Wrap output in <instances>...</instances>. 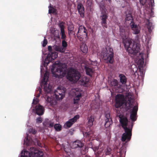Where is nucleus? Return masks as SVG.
<instances>
[{
    "mask_svg": "<svg viewBox=\"0 0 157 157\" xmlns=\"http://www.w3.org/2000/svg\"><path fill=\"white\" fill-rule=\"evenodd\" d=\"M120 122L124 131V132L122 135L121 140L123 142H125L127 143L131 140L132 136V129L133 126V124L132 123L131 128H128V120L127 118L125 117L121 118Z\"/></svg>",
    "mask_w": 157,
    "mask_h": 157,
    "instance_id": "1",
    "label": "nucleus"
},
{
    "mask_svg": "<svg viewBox=\"0 0 157 157\" xmlns=\"http://www.w3.org/2000/svg\"><path fill=\"white\" fill-rule=\"evenodd\" d=\"M133 99L131 97L128 98L127 101L125 102L124 96L122 94H117L115 97V106L116 108L121 107L124 103V108L126 111L130 109L133 105Z\"/></svg>",
    "mask_w": 157,
    "mask_h": 157,
    "instance_id": "2",
    "label": "nucleus"
},
{
    "mask_svg": "<svg viewBox=\"0 0 157 157\" xmlns=\"http://www.w3.org/2000/svg\"><path fill=\"white\" fill-rule=\"evenodd\" d=\"M122 41L125 49L129 53L135 55L138 52L139 47L136 44L132 42L131 39L125 38Z\"/></svg>",
    "mask_w": 157,
    "mask_h": 157,
    "instance_id": "3",
    "label": "nucleus"
},
{
    "mask_svg": "<svg viewBox=\"0 0 157 157\" xmlns=\"http://www.w3.org/2000/svg\"><path fill=\"white\" fill-rule=\"evenodd\" d=\"M66 77L69 81L75 83L79 79L81 75L79 72L76 69L71 67L69 69Z\"/></svg>",
    "mask_w": 157,
    "mask_h": 157,
    "instance_id": "4",
    "label": "nucleus"
},
{
    "mask_svg": "<svg viewBox=\"0 0 157 157\" xmlns=\"http://www.w3.org/2000/svg\"><path fill=\"white\" fill-rule=\"evenodd\" d=\"M55 65L53 64L51 69V71L53 75L56 78H62L64 77L66 73L67 67L66 66H58L56 67H54Z\"/></svg>",
    "mask_w": 157,
    "mask_h": 157,
    "instance_id": "5",
    "label": "nucleus"
},
{
    "mask_svg": "<svg viewBox=\"0 0 157 157\" xmlns=\"http://www.w3.org/2000/svg\"><path fill=\"white\" fill-rule=\"evenodd\" d=\"M87 31L83 26H79L78 33L77 34V38L80 41L82 40L84 38L87 36Z\"/></svg>",
    "mask_w": 157,
    "mask_h": 157,
    "instance_id": "6",
    "label": "nucleus"
},
{
    "mask_svg": "<svg viewBox=\"0 0 157 157\" xmlns=\"http://www.w3.org/2000/svg\"><path fill=\"white\" fill-rule=\"evenodd\" d=\"M108 51L109 53H108L103 55V59L106 60L107 63H112L113 62V51L112 48H109Z\"/></svg>",
    "mask_w": 157,
    "mask_h": 157,
    "instance_id": "7",
    "label": "nucleus"
},
{
    "mask_svg": "<svg viewBox=\"0 0 157 157\" xmlns=\"http://www.w3.org/2000/svg\"><path fill=\"white\" fill-rule=\"evenodd\" d=\"M101 15L100 17L101 20V24L103 28H107V19L108 17V13L106 10H103L101 11Z\"/></svg>",
    "mask_w": 157,
    "mask_h": 157,
    "instance_id": "8",
    "label": "nucleus"
},
{
    "mask_svg": "<svg viewBox=\"0 0 157 157\" xmlns=\"http://www.w3.org/2000/svg\"><path fill=\"white\" fill-rule=\"evenodd\" d=\"M65 92L64 90L58 87L56 90L54 91V97L57 100L62 99L64 97Z\"/></svg>",
    "mask_w": 157,
    "mask_h": 157,
    "instance_id": "9",
    "label": "nucleus"
},
{
    "mask_svg": "<svg viewBox=\"0 0 157 157\" xmlns=\"http://www.w3.org/2000/svg\"><path fill=\"white\" fill-rule=\"evenodd\" d=\"M48 80V77L47 75L45 74L44 75L43 79L41 82V84L44 86V91L47 93H49L51 91V86L49 85L47 87V81Z\"/></svg>",
    "mask_w": 157,
    "mask_h": 157,
    "instance_id": "10",
    "label": "nucleus"
},
{
    "mask_svg": "<svg viewBox=\"0 0 157 157\" xmlns=\"http://www.w3.org/2000/svg\"><path fill=\"white\" fill-rule=\"evenodd\" d=\"M30 151L32 157H42L43 155L42 151L34 147H30Z\"/></svg>",
    "mask_w": 157,
    "mask_h": 157,
    "instance_id": "11",
    "label": "nucleus"
},
{
    "mask_svg": "<svg viewBox=\"0 0 157 157\" xmlns=\"http://www.w3.org/2000/svg\"><path fill=\"white\" fill-rule=\"evenodd\" d=\"M129 25L133 34H138L140 33V28L138 25L135 24V22H131Z\"/></svg>",
    "mask_w": 157,
    "mask_h": 157,
    "instance_id": "12",
    "label": "nucleus"
},
{
    "mask_svg": "<svg viewBox=\"0 0 157 157\" xmlns=\"http://www.w3.org/2000/svg\"><path fill=\"white\" fill-rule=\"evenodd\" d=\"M105 126L106 128L110 126L112 124V119L110 117V113L109 112H106L105 114Z\"/></svg>",
    "mask_w": 157,
    "mask_h": 157,
    "instance_id": "13",
    "label": "nucleus"
},
{
    "mask_svg": "<svg viewBox=\"0 0 157 157\" xmlns=\"http://www.w3.org/2000/svg\"><path fill=\"white\" fill-rule=\"evenodd\" d=\"M79 118V115H77L75 116L74 117L69 119L65 124L64 126H66L67 127L69 128L71 127L72 125Z\"/></svg>",
    "mask_w": 157,
    "mask_h": 157,
    "instance_id": "14",
    "label": "nucleus"
},
{
    "mask_svg": "<svg viewBox=\"0 0 157 157\" xmlns=\"http://www.w3.org/2000/svg\"><path fill=\"white\" fill-rule=\"evenodd\" d=\"M138 110L137 105H135L131 110L130 113V118L132 121H135L136 120V115Z\"/></svg>",
    "mask_w": 157,
    "mask_h": 157,
    "instance_id": "15",
    "label": "nucleus"
},
{
    "mask_svg": "<svg viewBox=\"0 0 157 157\" xmlns=\"http://www.w3.org/2000/svg\"><path fill=\"white\" fill-rule=\"evenodd\" d=\"M59 27L60 28V35L61 36V39L63 40H66L67 36L65 34L64 30V26L63 23V22H60L58 24Z\"/></svg>",
    "mask_w": 157,
    "mask_h": 157,
    "instance_id": "16",
    "label": "nucleus"
},
{
    "mask_svg": "<svg viewBox=\"0 0 157 157\" xmlns=\"http://www.w3.org/2000/svg\"><path fill=\"white\" fill-rule=\"evenodd\" d=\"M109 82V86L114 91L115 90L116 91L119 88L118 82L117 80L113 79L111 80Z\"/></svg>",
    "mask_w": 157,
    "mask_h": 157,
    "instance_id": "17",
    "label": "nucleus"
},
{
    "mask_svg": "<svg viewBox=\"0 0 157 157\" xmlns=\"http://www.w3.org/2000/svg\"><path fill=\"white\" fill-rule=\"evenodd\" d=\"M44 112V109L43 106L40 105H36L35 107V113L39 115H42Z\"/></svg>",
    "mask_w": 157,
    "mask_h": 157,
    "instance_id": "18",
    "label": "nucleus"
},
{
    "mask_svg": "<svg viewBox=\"0 0 157 157\" xmlns=\"http://www.w3.org/2000/svg\"><path fill=\"white\" fill-rule=\"evenodd\" d=\"M77 10L80 16L83 17L84 16V8L81 3H79L77 5Z\"/></svg>",
    "mask_w": 157,
    "mask_h": 157,
    "instance_id": "19",
    "label": "nucleus"
},
{
    "mask_svg": "<svg viewBox=\"0 0 157 157\" xmlns=\"http://www.w3.org/2000/svg\"><path fill=\"white\" fill-rule=\"evenodd\" d=\"M84 67L86 74L90 77H92L94 72V69L87 65H85Z\"/></svg>",
    "mask_w": 157,
    "mask_h": 157,
    "instance_id": "20",
    "label": "nucleus"
},
{
    "mask_svg": "<svg viewBox=\"0 0 157 157\" xmlns=\"http://www.w3.org/2000/svg\"><path fill=\"white\" fill-rule=\"evenodd\" d=\"M83 145V144L80 141L77 140L72 143L71 147L72 148H75L77 147H82Z\"/></svg>",
    "mask_w": 157,
    "mask_h": 157,
    "instance_id": "21",
    "label": "nucleus"
},
{
    "mask_svg": "<svg viewBox=\"0 0 157 157\" xmlns=\"http://www.w3.org/2000/svg\"><path fill=\"white\" fill-rule=\"evenodd\" d=\"M58 56V53L55 52H52L50 53H49L48 56L47 57L50 60L51 59L54 60Z\"/></svg>",
    "mask_w": 157,
    "mask_h": 157,
    "instance_id": "22",
    "label": "nucleus"
},
{
    "mask_svg": "<svg viewBox=\"0 0 157 157\" xmlns=\"http://www.w3.org/2000/svg\"><path fill=\"white\" fill-rule=\"evenodd\" d=\"M75 97L74 98V103L77 104L80 100V98L82 97V94L78 92H76L75 93Z\"/></svg>",
    "mask_w": 157,
    "mask_h": 157,
    "instance_id": "23",
    "label": "nucleus"
},
{
    "mask_svg": "<svg viewBox=\"0 0 157 157\" xmlns=\"http://www.w3.org/2000/svg\"><path fill=\"white\" fill-rule=\"evenodd\" d=\"M44 126L49 128H51L54 126V123L48 119H46L43 122Z\"/></svg>",
    "mask_w": 157,
    "mask_h": 157,
    "instance_id": "24",
    "label": "nucleus"
},
{
    "mask_svg": "<svg viewBox=\"0 0 157 157\" xmlns=\"http://www.w3.org/2000/svg\"><path fill=\"white\" fill-rule=\"evenodd\" d=\"M125 21L126 22H127V21H129L130 22V23H131V22H134L133 21V19L132 14L130 12H128V14L126 13ZM128 23L129 24V22H128Z\"/></svg>",
    "mask_w": 157,
    "mask_h": 157,
    "instance_id": "25",
    "label": "nucleus"
},
{
    "mask_svg": "<svg viewBox=\"0 0 157 157\" xmlns=\"http://www.w3.org/2000/svg\"><path fill=\"white\" fill-rule=\"evenodd\" d=\"M31 153V152L30 148L29 152L27 151H22L21 154V157H32Z\"/></svg>",
    "mask_w": 157,
    "mask_h": 157,
    "instance_id": "26",
    "label": "nucleus"
},
{
    "mask_svg": "<svg viewBox=\"0 0 157 157\" xmlns=\"http://www.w3.org/2000/svg\"><path fill=\"white\" fill-rule=\"evenodd\" d=\"M120 81L122 84H125L127 81L126 77L123 74H121L119 75Z\"/></svg>",
    "mask_w": 157,
    "mask_h": 157,
    "instance_id": "27",
    "label": "nucleus"
},
{
    "mask_svg": "<svg viewBox=\"0 0 157 157\" xmlns=\"http://www.w3.org/2000/svg\"><path fill=\"white\" fill-rule=\"evenodd\" d=\"M81 50L83 53L87 52L88 51V48L86 44H81L80 46Z\"/></svg>",
    "mask_w": 157,
    "mask_h": 157,
    "instance_id": "28",
    "label": "nucleus"
},
{
    "mask_svg": "<svg viewBox=\"0 0 157 157\" xmlns=\"http://www.w3.org/2000/svg\"><path fill=\"white\" fill-rule=\"evenodd\" d=\"M89 80L86 77H83L81 78L79 82V83L82 85L84 86L86 85L88 82Z\"/></svg>",
    "mask_w": 157,
    "mask_h": 157,
    "instance_id": "29",
    "label": "nucleus"
},
{
    "mask_svg": "<svg viewBox=\"0 0 157 157\" xmlns=\"http://www.w3.org/2000/svg\"><path fill=\"white\" fill-rule=\"evenodd\" d=\"M46 101L47 102V104L51 106L53 105L55 101L53 100L52 98L49 97H47Z\"/></svg>",
    "mask_w": 157,
    "mask_h": 157,
    "instance_id": "30",
    "label": "nucleus"
},
{
    "mask_svg": "<svg viewBox=\"0 0 157 157\" xmlns=\"http://www.w3.org/2000/svg\"><path fill=\"white\" fill-rule=\"evenodd\" d=\"M94 121V117L91 116L89 118L88 121V124L89 126H91L93 124V122Z\"/></svg>",
    "mask_w": 157,
    "mask_h": 157,
    "instance_id": "31",
    "label": "nucleus"
},
{
    "mask_svg": "<svg viewBox=\"0 0 157 157\" xmlns=\"http://www.w3.org/2000/svg\"><path fill=\"white\" fill-rule=\"evenodd\" d=\"M144 59L143 58H142L141 59H140L138 62V64L139 65L140 70H141V68H143V66L144 63Z\"/></svg>",
    "mask_w": 157,
    "mask_h": 157,
    "instance_id": "32",
    "label": "nucleus"
},
{
    "mask_svg": "<svg viewBox=\"0 0 157 157\" xmlns=\"http://www.w3.org/2000/svg\"><path fill=\"white\" fill-rule=\"evenodd\" d=\"M48 7L49 8L48 10L49 13H54L56 12V10L54 8L51 4Z\"/></svg>",
    "mask_w": 157,
    "mask_h": 157,
    "instance_id": "33",
    "label": "nucleus"
},
{
    "mask_svg": "<svg viewBox=\"0 0 157 157\" xmlns=\"http://www.w3.org/2000/svg\"><path fill=\"white\" fill-rule=\"evenodd\" d=\"M54 128L57 131H59L61 130L62 127L59 124H56L54 126Z\"/></svg>",
    "mask_w": 157,
    "mask_h": 157,
    "instance_id": "34",
    "label": "nucleus"
},
{
    "mask_svg": "<svg viewBox=\"0 0 157 157\" xmlns=\"http://www.w3.org/2000/svg\"><path fill=\"white\" fill-rule=\"evenodd\" d=\"M147 28L148 29V31L149 32H151V28L152 26V23L150 22V21L148 20H147Z\"/></svg>",
    "mask_w": 157,
    "mask_h": 157,
    "instance_id": "35",
    "label": "nucleus"
},
{
    "mask_svg": "<svg viewBox=\"0 0 157 157\" xmlns=\"http://www.w3.org/2000/svg\"><path fill=\"white\" fill-rule=\"evenodd\" d=\"M128 33L127 32H125L124 33H121L120 35L121 37L122 38V40L125 39V38H128L127 36V35H128Z\"/></svg>",
    "mask_w": 157,
    "mask_h": 157,
    "instance_id": "36",
    "label": "nucleus"
},
{
    "mask_svg": "<svg viewBox=\"0 0 157 157\" xmlns=\"http://www.w3.org/2000/svg\"><path fill=\"white\" fill-rule=\"evenodd\" d=\"M112 149L110 147H107L105 150V153L106 155H109L111 154Z\"/></svg>",
    "mask_w": 157,
    "mask_h": 157,
    "instance_id": "37",
    "label": "nucleus"
},
{
    "mask_svg": "<svg viewBox=\"0 0 157 157\" xmlns=\"http://www.w3.org/2000/svg\"><path fill=\"white\" fill-rule=\"evenodd\" d=\"M99 6L101 11H102L103 10H106L105 9V6L104 5V4L103 2H101L99 4Z\"/></svg>",
    "mask_w": 157,
    "mask_h": 157,
    "instance_id": "38",
    "label": "nucleus"
},
{
    "mask_svg": "<svg viewBox=\"0 0 157 157\" xmlns=\"http://www.w3.org/2000/svg\"><path fill=\"white\" fill-rule=\"evenodd\" d=\"M69 34L71 33V32L74 30V26L72 25H69L67 28Z\"/></svg>",
    "mask_w": 157,
    "mask_h": 157,
    "instance_id": "39",
    "label": "nucleus"
},
{
    "mask_svg": "<svg viewBox=\"0 0 157 157\" xmlns=\"http://www.w3.org/2000/svg\"><path fill=\"white\" fill-rule=\"evenodd\" d=\"M66 40H63L62 41V45L63 48H65L67 46V43L66 41Z\"/></svg>",
    "mask_w": 157,
    "mask_h": 157,
    "instance_id": "40",
    "label": "nucleus"
},
{
    "mask_svg": "<svg viewBox=\"0 0 157 157\" xmlns=\"http://www.w3.org/2000/svg\"><path fill=\"white\" fill-rule=\"evenodd\" d=\"M29 132L30 133H32L33 134H35L36 133V131L33 128H30L29 130Z\"/></svg>",
    "mask_w": 157,
    "mask_h": 157,
    "instance_id": "41",
    "label": "nucleus"
},
{
    "mask_svg": "<svg viewBox=\"0 0 157 157\" xmlns=\"http://www.w3.org/2000/svg\"><path fill=\"white\" fill-rule=\"evenodd\" d=\"M29 141L28 140V136H27L25 138V139L24 140V144H25L26 145H29Z\"/></svg>",
    "mask_w": 157,
    "mask_h": 157,
    "instance_id": "42",
    "label": "nucleus"
},
{
    "mask_svg": "<svg viewBox=\"0 0 157 157\" xmlns=\"http://www.w3.org/2000/svg\"><path fill=\"white\" fill-rule=\"evenodd\" d=\"M65 50V48H63L62 46H59V48L58 52H64Z\"/></svg>",
    "mask_w": 157,
    "mask_h": 157,
    "instance_id": "43",
    "label": "nucleus"
},
{
    "mask_svg": "<svg viewBox=\"0 0 157 157\" xmlns=\"http://www.w3.org/2000/svg\"><path fill=\"white\" fill-rule=\"evenodd\" d=\"M140 3L142 6L144 5L147 2L146 0H139Z\"/></svg>",
    "mask_w": 157,
    "mask_h": 157,
    "instance_id": "44",
    "label": "nucleus"
},
{
    "mask_svg": "<svg viewBox=\"0 0 157 157\" xmlns=\"http://www.w3.org/2000/svg\"><path fill=\"white\" fill-rule=\"evenodd\" d=\"M149 6H151V7H153L154 6V0H149Z\"/></svg>",
    "mask_w": 157,
    "mask_h": 157,
    "instance_id": "45",
    "label": "nucleus"
},
{
    "mask_svg": "<svg viewBox=\"0 0 157 157\" xmlns=\"http://www.w3.org/2000/svg\"><path fill=\"white\" fill-rule=\"evenodd\" d=\"M48 43V40L46 39H44L43 42L42 46L43 47H45Z\"/></svg>",
    "mask_w": 157,
    "mask_h": 157,
    "instance_id": "46",
    "label": "nucleus"
},
{
    "mask_svg": "<svg viewBox=\"0 0 157 157\" xmlns=\"http://www.w3.org/2000/svg\"><path fill=\"white\" fill-rule=\"evenodd\" d=\"M42 121V119L40 117H38L36 119V122L37 123H41Z\"/></svg>",
    "mask_w": 157,
    "mask_h": 157,
    "instance_id": "47",
    "label": "nucleus"
},
{
    "mask_svg": "<svg viewBox=\"0 0 157 157\" xmlns=\"http://www.w3.org/2000/svg\"><path fill=\"white\" fill-rule=\"evenodd\" d=\"M38 102V101L37 100V98H34L33 99V104H35V105Z\"/></svg>",
    "mask_w": 157,
    "mask_h": 157,
    "instance_id": "48",
    "label": "nucleus"
},
{
    "mask_svg": "<svg viewBox=\"0 0 157 157\" xmlns=\"http://www.w3.org/2000/svg\"><path fill=\"white\" fill-rule=\"evenodd\" d=\"M120 33H124L125 32H127L126 31L125 29L124 28H120Z\"/></svg>",
    "mask_w": 157,
    "mask_h": 157,
    "instance_id": "49",
    "label": "nucleus"
},
{
    "mask_svg": "<svg viewBox=\"0 0 157 157\" xmlns=\"http://www.w3.org/2000/svg\"><path fill=\"white\" fill-rule=\"evenodd\" d=\"M48 49L49 52V53H50L51 52H52V48L51 46H48Z\"/></svg>",
    "mask_w": 157,
    "mask_h": 157,
    "instance_id": "50",
    "label": "nucleus"
},
{
    "mask_svg": "<svg viewBox=\"0 0 157 157\" xmlns=\"http://www.w3.org/2000/svg\"><path fill=\"white\" fill-rule=\"evenodd\" d=\"M59 47V46H57V45H56L55 46V49L56 51L58 52Z\"/></svg>",
    "mask_w": 157,
    "mask_h": 157,
    "instance_id": "51",
    "label": "nucleus"
},
{
    "mask_svg": "<svg viewBox=\"0 0 157 157\" xmlns=\"http://www.w3.org/2000/svg\"><path fill=\"white\" fill-rule=\"evenodd\" d=\"M91 148H93V150L94 151H96V150H98V147H96L95 148L91 147Z\"/></svg>",
    "mask_w": 157,
    "mask_h": 157,
    "instance_id": "52",
    "label": "nucleus"
},
{
    "mask_svg": "<svg viewBox=\"0 0 157 157\" xmlns=\"http://www.w3.org/2000/svg\"><path fill=\"white\" fill-rule=\"evenodd\" d=\"M64 151L67 153H68V151H67V149L66 148H65L64 149Z\"/></svg>",
    "mask_w": 157,
    "mask_h": 157,
    "instance_id": "53",
    "label": "nucleus"
},
{
    "mask_svg": "<svg viewBox=\"0 0 157 157\" xmlns=\"http://www.w3.org/2000/svg\"><path fill=\"white\" fill-rule=\"evenodd\" d=\"M40 96V94H37V95L36 96V97H39Z\"/></svg>",
    "mask_w": 157,
    "mask_h": 157,
    "instance_id": "54",
    "label": "nucleus"
},
{
    "mask_svg": "<svg viewBox=\"0 0 157 157\" xmlns=\"http://www.w3.org/2000/svg\"><path fill=\"white\" fill-rule=\"evenodd\" d=\"M108 1L109 3H110L111 2V0H106Z\"/></svg>",
    "mask_w": 157,
    "mask_h": 157,
    "instance_id": "55",
    "label": "nucleus"
},
{
    "mask_svg": "<svg viewBox=\"0 0 157 157\" xmlns=\"http://www.w3.org/2000/svg\"><path fill=\"white\" fill-rule=\"evenodd\" d=\"M57 38H58V39H59L60 38V36H57Z\"/></svg>",
    "mask_w": 157,
    "mask_h": 157,
    "instance_id": "56",
    "label": "nucleus"
},
{
    "mask_svg": "<svg viewBox=\"0 0 157 157\" xmlns=\"http://www.w3.org/2000/svg\"><path fill=\"white\" fill-rule=\"evenodd\" d=\"M65 157H67V156H65Z\"/></svg>",
    "mask_w": 157,
    "mask_h": 157,
    "instance_id": "57",
    "label": "nucleus"
}]
</instances>
